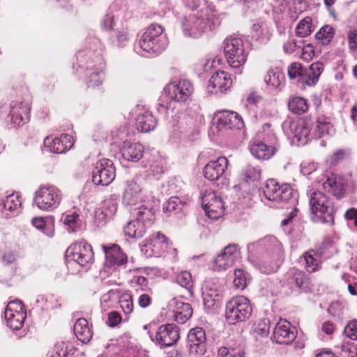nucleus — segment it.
<instances>
[{
	"label": "nucleus",
	"mask_w": 357,
	"mask_h": 357,
	"mask_svg": "<svg viewBox=\"0 0 357 357\" xmlns=\"http://www.w3.org/2000/svg\"><path fill=\"white\" fill-rule=\"evenodd\" d=\"M248 261L261 273L275 272L283 256L281 243L273 236H266L247 246Z\"/></svg>",
	"instance_id": "1"
},
{
	"label": "nucleus",
	"mask_w": 357,
	"mask_h": 357,
	"mask_svg": "<svg viewBox=\"0 0 357 357\" xmlns=\"http://www.w3.org/2000/svg\"><path fill=\"white\" fill-rule=\"evenodd\" d=\"M100 52V40L91 38L87 40L86 47L77 53L76 65L84 70L88 87L98 86L105 79V63Z\"/></svg>",
	"instance_id": "2"
},
{
	"label": "nucleus",
	"mask_w": 357,
	"mask_h": 357,
	"mask_svg": "<svg viewBox=\"0 0 357 357\" xmlns=\"http://www.w3.org/2000/svg\"><path fill=\"white\" fill-rule=\"evenodd\" d=\"M193 91V85L189 80L171 82L164 88L158 100V111L165 113L167 117L179 118L181 114L180 106L190 100Z\"/></svg>",
	"instance_id": "3"
},
{
	"label": "nucleus",
	"mask_w": 357,
	"mask_h": 357,
	"mask_svg": "<svg viewBox=\"0 0 357 357\" xmlns=\"http://www.w3.org/2000/svg\"><path fill=\"white\" fill-rule=\"evenodd\" d=\"M181 24L183 34L186 37L198 38L204 33L216 29L220 21L214 13L213 8H200L184 17Z\"/></svg>",
	"instance_id": "4"
},
{
	"label": "nucleus",
	"mask_w": 357,
	"mask_h": 357,
	"mask_svg": "<svg viewBox=\"0 0 357 357\" xmlns=\"http://www.w3.org/2000/svg\"><path fill=\"white\" fill-rule=\"evenodd\" d=\"M263 193L265 198L270 202L275 204L288 203L294 206L288 217L282 221V226L288 225L298 211L295 207L298 202L297 192L287 183L279 185L274 179H268L263 188Z\"/></svg>",
	"instance_id": "5"
},
{
	"label": "nucleus",
	"mask_w": 357,
	"mask_h": 357,
	"mask_svg": "<svg viewBox=\"0 0 357 357\" xmlns=\"http://www.w3.org/2000/svg\"><path fill=\"white\" fill-rule=\"evenodd\" d=\"M168 45V38L163 34V28L157 24H151L135 45V51L142 56L145 54H159Z\"/></svg>",
	"instance_id": "6"
},
{
	"label": "nucleus",
	"mask_w": 357,
	"mask_h": 357,
	"mask_svg": "<svg viewBox=\"0 0 357 357\" xmlns=\"http://www.w3.org/2000/svg\"><path fill=\"white\" fill-rule=\"evenodd\" d=\"M31 106L28 102L12 100L0 106V120L10 128L21 127L29 121Z\"/></svg>",
	"instance_id": "7"
},
{
	"label": "nucleus",
	"mask_w": 357,
	"mask_h": 357,
	"mask_svg": "<svg viewBox=\"0 0 357 357\" xmlns=\"http://www.w3.org/2000/svg\"><path fill=\"white\" fill-rule=\"evenodd\" d=\"M307 196L312 220L322 223L333 224L335 208L332 199L319 190H310Z\"/></svg>",
	"instance_id": "8"
},
{
	"label": "nucleus",
	"mask_w": 357,
	"mask_h": 357,
	"mask_svg": "<svg viewBox=\"0 0 357 357\" xmlns=\"http://www.w3.org/2000/svg\"><path fill=\"white\" fill-rule=\"evenodd\" d=\"M224 52L229 66L241 75L248 57L243 39L236 36L227 38L224 40Z\"/></svg>",
	"instance_id": "9"
},
{
	"label": "nucleus",
	"mask_w": 357,
	"mask_h": 357,
	"mask_svg": "<svg viewBox=\"0 0 357 357\" xmlns=\"http://www.w3.org/2000/svg\"><path fill=\"white\" fill-rule=\"evenodd\" d=\"M61 190L54 185H41L34 193L33 203L40 210L52 211L60 205Z\"/></svg>",
	"instance_id": "10"
},
{
	"label": "nucleus",
	"mask_w": 357,
	"mask_h": 357,
	"mask_svg": "<svg viewBox=\"0 0 357 357\" xmlns=\"http://www.w3.org/2000/svg\"><path fill=\"white\" fill-rule=\"evenodd\" d=\"M252 306L250 300L243 296L231 298L226 304L225 318L229 324L243 322L252 314Z\"/></svg>",
	"instance_id": "11"
},
{
	"label": "nucleus",
	"mask_w": 357,
	"mask_h": 357,
	"mask_svg": "<svg viewBox=\"0 0 357 357\" xmlns=\"http://www.w3.org/2000/svg\"><path fill=\"white\" fill-rule=\"evenodd\" d=\"M102 249L105 253V270L102 272V275L109 272L112 269L111 275L114 273V279L109 280L107 283L112 284H116L119 280V273L116 268L128 262L127 255L122 252L121 248L116 244L102 245Z\"/></svg>",
	"instance_id": "12"
},
{
	"label": "nucleus",
	"mask_w": 357,
	"mask_h": 357,
	"mask_svg": "<svg viewBox=\"0 0 357 357\" xmlns=\"http://www.w3.org/2000/svg\"><path fill=\"white\" fill-rule=\"evenodd\" d=\"M271 125L265 123L262 127L263 139L264 142H254L250 148L254 157L259 160H268L276 152L275 144L277 138L270 129Z\"/></svg>",
	"instance_id": "13"
},
{
	"label": "nucleus",
	"mask_w": 357,
	"mask_h": 357,
	"mask_svg": "<svg viewBox=\"0 0 357 357\" xmlns=\"http://www.w3.org/2000/svg\"><path fill=\"white\" fill-rule=\"evenodd\" d=\"M225 290L224 283L218 279H211L202 287V298L204 307L208 310H217L221 303Z\"/></svg>",
	"instance_id": "14"
},
{
	"label": "nucleus",
	"mask_w": 357,
	"mask_h": 357,
	"mask_svg": "<svg viewBox=\"0 0 357 357\" xmlns=\"http://www.w3.org/2000/svg\"><path fill=\"white\" fill-rule=\"evenodd\" d=\"M67 256L82 267L89 268L94 261V253L90 244L80 241L72 244L66 251Z\"/></svg>",
	"instance_id": "15"
},
{
	"label": "nucleus",
	"mask_w": 357,
	"mask_h": 357,
	"mask_svg": "<svg viewBox=\"0 0 357 357\" xmlns=\"http://www.w3.org/2000/svg\"><path fill=\"white\" fill-rule=\"evenodd\" d=\"M148 199L146 192L136 178L127 180L124 183L122 203L125 206H134L145 203Z\"/></svg>",
	"instance_id": "16"
},
{
	"label": "nucleus",
	"mask_w": 357,
	"mask_h": 357,
	"mask_svg": "<svg viewBox=\"0 0 357 357\" xmlns=\"http://www.w3.org/2000/svg\"><path fill=\"white\" fill-rule=\"evenodd\" d=\"M116 176L113 162L107 158H101L93 164L92 169V181L97 185H108Z\"/></svg>",
	"instance_id": "17"
},
{
	"label": "nucleus",
	"mask_w": 357,
	"mask_h": 357,
	"mask_svg": "<svg viewBox=\"0 0 357 357\" xmlns=\"http://www.w3.org/2000/svg\"><path fill=\"white\" fill-rule=\"evenodd\" d=\"M148 334L151 341L161 349L174 345L179 339V329L175 324L162 325L154 333L149 331Z\"/></svg>",
	"instance_id": "18"
},
{
	"label": "nucleus",
	"mask_w": 357,
	"mask_h": 357,
	"mask_svg": "<svg viewBox=\"0 0 357 357\" xmlns=\"http://www.w3.org/2000/svg\"><path fill=\"white\" fill-rule=\"evenodd\" d=\"M26 317L22 303L19 300L10 301L4 312V318L7 326L18 331L22 328Z\"/></svg>",
	"instance_id": "19"
},
{
	"label": "nucleus",
	"mask_w": 357,
	"mask_h": 357,
	"mask_svg": "<svg viewBox=\"0 0 357 357\" xmlns=\"http://www.w3.org/2000/svg\"><path fill=\"white\" fill-rule=\"evenodd\" d=\"M201 199L202 208L209 218L217 220L223 215L225 206L222 197L214 191L206 190Z\"/></svg>",
	"instance_id": "20"
},
{
	"label": "nucleus",
	"mask_w": 357,
	"mask_h": 357,
	"mask_svg": "<svg viewBox=\"0 0 357 357\" xmlns=\"http://www.w3.org/2000/svg\"><path fill=\"white\" fill-rule=\"evenodd\" d=\"M284 131L287 135H292L294 140L301 145L305 144L311 130V123L308 121L297 120L285 121L282 124Z\"/></svg>",
	"instance_id": "21"
},
{
	"label": "nucleus",
	"mask_w": 357,
	"mask_h": 357,
	"mask_svg": "<svg viewBox=\"0 0 357 357\" xmlns=\"http://www.w3.org/2000/svg\"><path fill=\"white\" fill-rule=\"evenodd\" d=\"M214 120L218 130H241L244 127L242 117L234 112H218L215 114Z\"/></svg>",
	"instance_id": "22"
},
{
	"label": "nucleus",
	"mask_w": 357,
	"mask_h": 357,
	"mask_svg": "<svg viewBox=\"0 0 357 357\" xmlns=\"http://www.w3.org/2000/svg\"><path fill=\"white\" fill-rule=\"evenodd\" d=\"M239 258L240 251L238 245L229 244L215 257L214 269L218 271H225L234 266Z\"/></svg>",
	"instance_id": "23"
},
{
	"label": "nucleus",
	"mask_w": 357,
	"mask_h": 357,
	"mask_svg": "<svg viewBox=\"0 0 357 357\" xmlns=\"http://www.w3.org/2000/svg\"><path fill=\"white\" fill-rule=\"evenodd\" d=\"M167 238L160 232L149 236L141 245V251L146 257H158L167 248Z\"/></svg>",
	"instance_id": "24"
},
{
	"label": "nucleus",
	"mask_w": 357,
	"mask_h": 357,
	"mask_svg": "<svg viewBox=\"0 0 357 357\" xmlns=\"http://www.w3.org/2000/svg\"><path fill=\"white\" fill-rule=\"evenodd\" d=\"M188 348L191 356H202L206 349V333L203 328H192L188 334Z\"/></svg>",
	"instance_id": "25"
},
{
	"label": "nucleus",
	"mask_w": 357,
	"mask_h": 357,
	"mask_svg": "<svg viewBox=\"0 0 357 357\" xmlns=\"http://www.w3.org/2000/svg\"><path fill=\"white\" fill-rule=\"evenodd\" d=\"M296 337V328L286 319H280L273 331V339L280 344H289Z\"/></svg>",
	"instance_id": "26"
},
{
	"label": "nucleus",
	"mask_w": 357,
	"mask_h": 357,
	"mask_svg": "<svg viewBox=\"0 0 357 357\" xmlns=\"http://www.w3.org/2000/svg\"><path fill=\"white\" fill-rule=\"evenodd\" d=\"M232 85V79L229 73L220 70L215 73L209 79L208 91L211 93H225Z\"/></svg>",
	"instance_id": "27"
},
{
	"label": "nucleus",
	"mask_w": 357,
	"mask_h": 357,
	"mask_svg": "<svg viewBox=\"0 0 357 357\" xmlns=\"http://www.w3.org/2000/svg\"><path fill=\"white\" fill-rule=\"evenodd\" d=\"M135 114V125L139 131L149 132L153 130L157 124L155 118L152 113L142 106H137L132 111Z\"/></svg>",
	"instance_id": "28"
},
{
	"label": "nucleus",
	"mask_w": 357,
	"mask_h": 357,
	"mask_svg": "<svg viewBox=\"0 0 357 357\" xmlns=\"http://www.w3.org/2000/svg\"><path fill=\"white\" fill-rule=\"evenodd\" d=\"M74 140L71 135L63 134L59 137H47L44 146L54 153H63L73 147Z\"/></svg>",
	"instance_id": "29"
},
{
	"label": "nucleus",
	"mask_w": 357,
	"mask_h": 357,
	"mask_svg": "<svg viewBox=\"0 0 357 357\" xmlns=\"http://www.w3.org/2000/svg\"><path fill=\"white\" fill-rule=\"evenodd\" d=\"M228 160L225 157H219L215 160H211L204 167V175L210 181H216L222 178L226 174Z\"/></svg>",
	"instance_id": "30"
},
{
	"label": "nucleus",
	"mask_w": 357,
	"mask_h": 357,
	"mask_svg": "<svg viewBox=\"0 0 357 357\" xmlns=\"http://www.w3.org/2000/svg\"><path fill=\"white\" fill-rule=\"evenodd\" d=\"M144 151V148L140 143L125 141L122 145H120L121 156L127 161L138 162L143 157Z\"/></svg>",
	"instance_id": "31"
},
{
	"label": "nucleus",
	"mask_w": 357,
	"mask_h": 357,
	"mask_svg": "<svg viewBox=\"0 0 357 357\" xmlns=\"http://www.w3.org/2000/svg\"><path fill=\"white\" fill-rule=\"evenodd\" d=\"M323 188L326 191L332 193L337 199L342 198L346 191L343 179L333 174L327 176L326 179L323 183Z\"/></svg>",
	"instance_id": "32"
},
{
	"label": "nucleus",
	"mask_w": 357,
	"mask_h": 357,
	"mask_svg": "<svg viewBox=\"0 0 357 357\" xmlns=\"http://www.w3.org/2000/svg\"><path fill=\"white\" fill-rule=\"evenodd\" d=\"M170 305L174 307V319L178 324H184L192 314V307L188 303H184L174 298L171 301Z\"/></svg>",
	"instance_id": "33"
},
{
	"label": "nucleus",
	"mask_w": 357,
	"mask_h": 357,
	"mask_svg": "<svg viewBox=\"0 0 357 357\" xmlns=\"http://www.w3.org/2000/svg\"><path fill=\"white\" fill-rule=\"evenodd\" d=\"M21 211L22 199L20 195L17 192L6 196L0 202V211H8L12 215H17Z\"/></svg>",
	"instance_id": "34"
},
{
	"label": "nucleus",
	"mask_w": 357,
	"mask_h": 357,
	"mask_svg": "<svg viewBox=\"0 0 357 357\" xmlns=\"http://www.w3.org/2000/svg\"><path fill=\"white\" fill-rule=\"evenodd\" d=\"M324 70V64L322 62L317 61L312 63L308 68L305 69L302 79L303 84L308 86L316 85Z\"/></svg>",
	"instance_id": "35"
},
{
	"label": "nucleus",
	"mask_w": 357,
	"mask_h": 357,
	"mask_svg": "<svg viewBox=\"0 0 357 357\" xmlns=\"http://www.w3.org/2000/svg\"><path fill=\"white\" fill-rule=\"evenodd\" d=\"M116 211V200L113 198H109L102 203L101 207L96 213V218L100 223H105L112 218Z\"/></svg>",
	"instance_id": "36"
},
{
	"label": "nucleus",
	"mask_w": 357,
	"mask_h": 357,
	"mask_svg": "<svg viewBox=\"0 0 357 357\" xmlns=\"http://www.w3.org/2000/svg\"><path fill=\"white\" fill-rule=\"evenodd\" d=\"M141 205L135 208V218L142 222H145L146 225H151L155 218V209L152 204L147 199L145 203H141Z\"/></svg>",
	"instance_id": "37"
},
{
	"label": "nucleus",
	"mask_w": 357,
	"mask_h": 357,
	"mask_svg": "<svg viewBox=\"0 0 357 357\" xmlns=\"http://www.w3.org/2000/svg\"><path fill=\"white\" fill-rule=\"evenodd\" d=\"M314 132L315 137L319 138L334 134L335 128L331 119L324 115L318 116Z\"/></svg>",
	"instance_id": "38"
},
{
	"label": "nucleus",
	"mask_w": 357,
	"mask_h": 357,
	"mask_svg": "<svg viewBox=\"0 0 357 357\" xmlns=\"http://www.w3.org/2000/svg\"><path fill=\"white\" fill-rule=\"evenodd\" d=\"M74 333L77 338L83 343H87L92 337V332L88 321L84 318L78 319L74 325Z\"/></svg>",
	"instance_id": "39"
},
{
	"label": "nucleus",
	"mask_w": 357,
	"mask_h": 357,
	"mask_svg": "<svg viewBox=\"0 0 357 357\" xmlns=\"http://www.w3.org/2000/svg\"><path fill=\"white\" fill-rule=\"evenodd\" d=\"M147 226L136 218L129 221L124 227L125 234L130 238H139L144 236Z\"/></svg>",
	"instance_id": "40"
},
{
	"label": "nucleus",
	"mask_w": 357,
	"mask_h": 357,
	"mask_svg": "<svg viewBox=\"0 0 357 357\" xmlns=\"http://www.w3.org/2000/svg\"><path fill=\"white\" fill-rule=\"evenodd\" d=\"M285 280L290 285L294 284L298 288H303L307 283V279L302 271L291 268L286 273Z\"/></svg>",
	"instance_id": "41"
},
{
	"label": "nucleus",
	"mask_w": 357,
	"mask_h": 357,
	"mask_svg": "<svg viewBox=\"0 0 357 357\" xmlns=\"http://www.w3.org/2000/svg\"><path fill=\"white\" fill-rule=\"evenodd\" d=\"M288 108L294 114L301 115L308 110L307 100L301 96H291L288 101Z\"/></svg>",
	"instance_id": "42"
},
{
	"label": "nucleus",
	"mask_w": 357,
	"mask_h": 357,
	"mask_svg": "<svg viewBox=\"0 0 357 357\" xmlns=\"http://www.w3.org/2000/svg\"><path fill=\"white\" fill-rule=\"evenodd\" d=\"M61 220L69 232L78 231L82 225L79 214L75 211L63 214Z\"/></svg>",
	"instance_id": "43"
},
{
	"label": "nucleus",
	"mask_w": 357,
	"mask_h": 357,
	"mask_svg": "<svg viewBox=\"0 0 357 357\" xmlns=\"http://www.w3.org/2000/svg\"><path fill=\"white\" fill-rule=\"evenodd\" d=\"M109 41L112 46L122 48L126 46L129 41V36L126 29H117L109 36Z\"/></svg>",
	"instance_id": "44"
},
{
	"label": "nucleus",
	"mask_w": 357,
	"mask_h": 357,
	"mask_svg": "<svg viewBox=\"0 0 357 357\" xmlns=\"http://www.w3.org/2000/svg\"><path fill=\"white\" fill-rule=\"evenodd\" d=\"M305 268L309 273L317 271L320 266V256L314 250H310L303 254Z\"/></svg>",
	"instance_id": "45"
},
{
	"label": "nucleus",
	"mask_w": 357,
	"mask_h": 357,
	"mask_svg": "<svg viewBox=\"0 0 357 357\" xmlns=\"http://www.w3.org/2000/svg\"><path fill=\"white\" fill-rule=\"evenodd\" d=\"M165 170V162L163 159L158 157L151 161L146 170L148 176H151L155 179H159L160 176L164 174Z\"/></svg>",
	"instance_id": "46"
},
{
	"label": "nucleus",
	"mask_w": 357,
	"mask_h": 357,
	"mask_svg": "<svg viewBox=\"0 0 357 357\" xmlns=\"http://www.w3.org/2000/svg\"><path fill=\"white\" fill-rule=\"evenodd\" d=\"M314 30L312 20L310 17H305L301 20L296 26V34L298 37L305 38L311 34Z\"/></svg>",
	"instance_id": "47"
},
{
	"label": "nucleus",
	"mask_w": 357,
	"mask_h": 357,
	"mask_svg": "<svg viewBox=\"0 0 357 357\" xmlns=\"http://www.w3.org/2000/svg\"><path fill=\"white\" fill-rule=\"evenodd\" d=\"M131 288L137 294L151 292L147 279L142 275H134L130 281Z\"/></svg>",
	"instance_id": "48"
},
{
	"label": "nucleus",
	"mask_w": 357,
	"mask_h": 357,
	"mask_svg": "<svg viewBox=\"0 0 357 357\" xmlns=\"http://www.w3.org/2000/svg\"><path fill=\"white\" fill-rule=\"evenodd\" d=\"M252 31L255 33V36L261 42L267 41L271 36V32L268 25L263 22H259L252 25Z\"/></svg>",
	"instance_id": "49"
},
{
	"label": "nucleus",
	"mask_w": 357,
	"mask_h": 357,
	"mask_svg": "<svg viewBox=\"0 0 357 357\" xmlns=\"http://www.w3.org/2000/svg\"><path fill=\"white\" fill-rule=\"evenodd\" d=\"M335 31L329 25H325L315 34V38L321 45H328L333 38Z\"/></svg>",
	"instance_id": "50"
},
{
	"label": "nucleus",
	"mask_w": 357,
	"mask_h": 357,
	"mask_svg": "<svg viewBox=\"0 0 357 357\" xmlns=\"http://www.w3.org/2000/svg\"><path fill=\"white\" fill-rule=\"evenodd\" d=\"M176 282L181 287L187 289L191 293L193 282L192 275L187 271H183L177 273L176 276Z\"/></svg>",
	"instance_id": "51"
},
{
	"label": "nucleus",
	"mask_w": 357,
	"mask_h": 357,
	"mask_svg": "<svg viewBox=\"0 0 357 357\" xmlns=\"http://www.w3.org/2000/svg\"><path fill=\"white\" fill-rule=\"evenodd\" d=\"M119 303L120 307L126 315H128L132 312L134 305L132 296L130 294H122L119 296Z\"/></svg>",
	"instance_id": "52"
},
{
	"label": "nucleus",
	"mask_w": 357,
	"mask_h": 357,
	"mask_svg": "<svg viewBox=\"0 0 357 357\" xmlns=\"http://www.w3.org/2000/svg\"><path fill=\"white\" fill-rule=\"evenodd\" d=\"M242 175L244 176L243 179L246 182L257 181L260 177L261 169L257 166L248 165L243 170Z\"/></svg>",
	"instance_id": "53"
},
{
	"label": "nucleus",
	"mask_w": 357,
	"mask_h": 357,
	"mask_svg": "<svg viewBox=\"0 0 357 357\" xmlns=\"http://www.w3.org/2000/svg\"><path fill=\"white\" fill-rule=\"evenodd\" d=\"M283 75L278 70H269L265 76L264 80L266 83L274 88H278L283 80Z\"/></svg>",
	"instance_id": "54"
},
{
	"label": "nucleus",
	"mask_w": 357,
	"mask_h": 357,
	"mask_svg": "<svg viewBox=\"0 0 357 357\" xmlns=\"http://www.w3.org/2000/svg\"><path fill=\"white\" fill-rule=\"evenodd\" d=\"M33 225L38 229L43 231L49 237L54 236V226L51 222L47 223L42 218L34 219Z\"/></svg>",
	"instance_id": "55"
},
{
	"label": "nucleus",
	"mask_w": 357,
	"mask_h": 357,
	"mask_svg": "<svg viewBox=\"0 0 357 357\" xmlns=\"http://www.w3.org/2000/svg\"><path fill=\"white\" fill-rule=\"evenodd\" d=\"M68 344L57 342L49 353V357H67L68 355Z\"/></svg>",
	"instance_id": "56"
},
{
	"label": "nucleus",
	"mask_w": 357,
	"mask_h": 357,
	"mask_svg": "<svg viewBox=\"0 0 357 357\" xmlns=\"http://www.w3.org/2000/svg\"><path fill=\"white\" fill-rule=\"evenodd\" d=\"M247 280L246 273L243 269H236L234 271V285L236 288L245 289L247 285Z\"/></svg>",
	"instance_id": "57"
},
{
	"label": "nucleus",
	"mask_w": 357,
	"mask_h": 357,
	"mask_svg": "<svg viewBox=\"0 0 357 357\" xmlns=\"http://www.w3.org/2000/svg\"><path fill=\"white\" fill-rule=\"evenodd\" d=\"M270 330V321L267 319L260 320L254 326L253 331L256 335L261 337L267 336Z\"/></svg>",
	"instance_id": "58"
},
{
	"label": "nucleus",
	"mask_w": 357,
	"mask_h": 357,
	"mask_svg": "<svg viewBox=\"0 0 357 357\" xmlns=\"http://www.w3.org/2000/svg\"><path fill=\"white\" fill-rule=\"evenodd\" d=\"M186 7L195 10L199 7L207 10V8H213L211 2L207 0H183Z\"/></svg>",
	"instance_id": "59"
},
{
	"label": "nucleus",
	"mask_w": 357,
	"mask_h": 357,
	"mask_svg": "<svg viewBox=\"0 0 357 357\" xmlns=\"http://www.w3.org/2000/svg\"><path fill=\"white\" fill-rule=\"evenodd\" d=\"M183 203L177 197H172L164 204L163 210L169 212L180 211L182 209Z\"/></svg>",
	"instance_id": "60"
},
{
	"label": "nucleus",
	"mask_w": 357,
	"mask_h": 357,
	"mask_svg": "<svg viewBox=\"0 0 357 357\" xmlns=\"http://www.w3.org/2000/svg\"><path fill=\"white\" fill-rule=\"evenodd\" d=\"M111 135L114 144H118L121 142L123 144L125 141H128V132L126 126L112 131Z\"/></svg>",
	"instance_id": "61"
},
{
	"label": "nucleus",
	"mask_w": 357,
	"mask_h": 357,
	"mask_svg": "<svg viewBox=\"0 0 357 357\" xmlns=\"http://www.w3.org/2000/svg\"><path fill=\"white\" fill-rule=\"evenodd\" d=\"M345 335L352 340H357V319L350 321L344 327Z\"/></svg>",
	"instance_id": "62"
},
{
	"label": "nucleus",
	"mask_w": 357,
	"mask_h": 357,
	"mask_svg": "<svg viewBox=\"0 0 357 357\" xmlns=\"http://www.w3.org/2000/svg\"><path fill=\"white\" fill-rule=\"evenodd\" d=\"M307 8V3L303 0H294V6L291 8V12H294L295 15L291 14V17L296 20L298 15L302 13Z\"/></svg>",
	"instance_id": "63"
},
{
	"label": "nucleus",
	"mask_w": 357,
	"mask_h": 357,
	"mask_svg": "<svg viewBox=\"0 0 357 357\" xmlns=\"http://www.w3.org/2000/svg\"><path fill=\"white\" fill-rule=\"evenodd\" d=\"M344 155H345V152L343 150H342V149L337 150V151H335V153H333L332 155H331L330 156H328L327 158L326 162L330 166H335L338 162H340L342 160H343V158H344Z\"/></svg>",
	"instance_id": "64"
}]
</instances>
